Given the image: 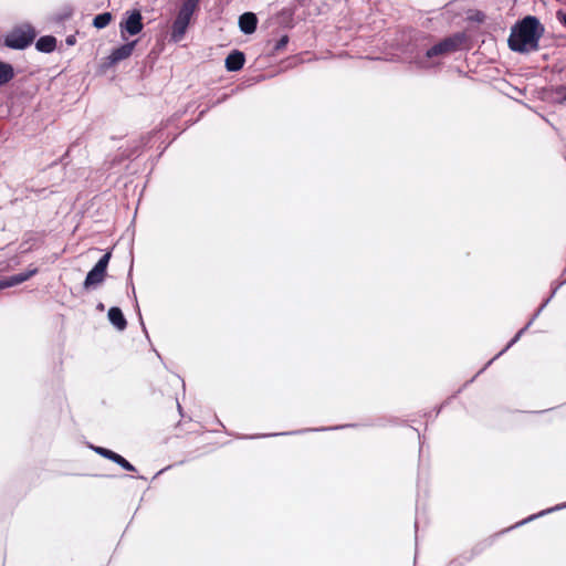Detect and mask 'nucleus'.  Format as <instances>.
I'll use <instances>...</instances> for the list:
<instances>
[{
    "instance_id": "21",
    "label": "nucleus",
    "mask_w": 566,
    "mask_h": 566,
    "mask_svg": "<svg viewBox=\"0 0 566 566\" xmlns=\"http://www.w3.org/2000/svg\"><path fill=\"white\" fill-rule=\"evenodd\" d=\"M3 289H4L3 280H0V290H3Z\"/></svg>"
},
{
    "instance_id": "4",
    "label": "nucleus",
    "mask_w": 566,
    "mask_h": 566,
    "mask_svg": "<svg viewBox=\"0 0 566 566\" xmlns=\"http://www.w3.org/2000/svg\"><path fill=\"white\" fill-rule=\"evenodd\" d=\"M195 10L190 6L182 4L172 24L171 40L179 42L184 39Z\"/></svg>"
},
{
    "instance_id": "22",
    "label": "nucleus",
    "mask_w": 566,
    "mask_h": 566,
    "mask_svg": "<svg viewBox=\"0 0 566 566\" xmlns=\"http://www.w3.org/2000/svg\"><path fill=\"white\" fill-rule=\"evenodd\" d=\"M67 43H69V44H73V40L67 39Z\"/></svg>"
},
{
    "instance_id": "3",
    "label": "nucleus",
    "mask_w": 566,
    "mask_h": 566,
    "mask_svg": "<svg viewBox=\"0 0 566 566\" xmlns=\"http://www.w3.org/2000/svg\"><path fill=\"white\" fill-rule=\"evenodd\" d=\"M143 15L139 10H128L124 13L119 22V32L122 39H127L128 35H136L143 31Z\"/></svg>"
},
{
    "instance_id": "16",
    "label": "nucleus",
    "mask_w": 566,
    "mask_h": 566,
    "mask_svg": "<svg viewBox=\"0 0 566 566\" xmlns=\"http://www.w3.org/2000/svg\"><path fill=\"white\" fill-rule=\"evenodd\" d=\"M564 507H566V503H565V504H562V505H557V506H555V507H553V509H549V510L543 511V512H541V513H539V514H537V515H532L531 517H528L527 520H524V521H523V522H521L520 524H525L526 522L532 521V520L536 518L537 516H542V515H545V514H547V513H549V512L557 511V510H560V509H564Z\"/></svg>"
},
{
    "instance_id": "12",
    "label": "nucleus",
    "mask_w": 566,
    "mask_h": 566,
    "mask_svg": "<svg viewBox=\"0 0 566 566\" xmlns=\"http://www.w3.org/2000/svg\"><path fill=\"white\" fill-rule=\"evenodd\" d=\"M35 273H36V269H33V270H29L24 273H20V274H17L9 279L3 280L4 289L20 284V283L29 280Z\"/></svg>"
},
{
    "instance_id": "23",
    "label": "nucleus",
    "mask_w": 566,
    "mask_h": 566,
    "mask_svg": "<svg viewBox=\"0 0 566 566\" xmlns=\"http://www.w3.org/2000/svg\"><path fill=\"white\" fill-rule=\"evenodd\" d=\"M564 99L566 101V94H565V97H564Z\"/></svg>"
},
{
    "instance_id": "15",
    "label": "nucleus",
    "mask_w": 566,
    "mask_h": 566,
    "mask_svg": "<svg viewBox=\"0 0 566 566\" xmlns=\"http://www.w3.org/2000/svg\"><path fill=\"white\" fill-rule=\"evenodd\" d=\"M111 20H112V14L108 12H105V13L97 14L93 20V24L97 29H103L109 24Z\"/></svg>"
},
{
    "instance_id": "2",
    "label": "nucleus",
    "mask_w": 566,
    "mask_h": 566,
    "mask_svg": "<svg viewBox=\"0 0 566 566\" xmlns=\"http://www.w3.org/2000/svg\"><path fill=\"white\" fill-rule=\"evenodd\" d=\"M35 38V31L30 24H22L4 38L6 46L14 50H23L29 46Z\"/></svg>"
},
{
    "instance_id": "13",
    "label": "nucleus",
    "mask_w": 566,
    "mask_h": 566,
    "mask_svg": "<svg viewBox=\"0 0 566 566\" xmlns=\"http://www.w3.org/2000/svg\"><path fill=\"white\" fill-rule=\"evenodd\" d=\"M56 46V40L53 36H42L36 42V49L41 52L50 53Z\"/></svg>"
},
{
    "instance_id": "9",
    "label": "nucleus",
    "mask_w": 566,
    "mask_h": 566,
    "mask_svg": "<svg viewBox=\"0 0 566 566\" xmlns=\"http://www.w3.org/2000/svg\"><path fill=\"white\" fill-rule=\"evenodd\" d=\"M239 25L241 31L245 34L253 33L256 28L255 15L251 12L243 13L239 19Z\"/></svg>"
},
{
    "instance_id": "10",
    "label": "nucleus",
    "mask_w": 566,
    "mask_h": 566,
    "mask_svg": "<svg viewBox=\"0 0 566 566\" xmlns=\"http://www.w3.org/2000/svg\"><path fill=\"white\" fill-rule=\"evenodd\" d=\"M244 64V55L239 51H234L226 59V67L228 71L234 72L242 69Z\"/></svg>"
},
{
    "instance_id": "1",
    "label": "nucleus",
    "mask_w": 566,
    "mask_h": 566,
    "mask_svg": "<svg viewBox=\"0 0 566 566\" xmlns=\"http://www.w3.org/2000/svg\"><path fill=\"white\" fill-rule=\"evenodd\" d=\"M544 33L539 21L532 15L516 23L509 38V46L515 52L526 53L538 48V41Z\"/></svg>"
},
{
    "instance_id": "14",
    "label": "nucleus",
    "mask_w": 566,
    "mask_h": 566,
    "mask_svg": "<svg viewBox=\"0 0 566 566\" xmlns=\"http://www.w3.org/2000/svg\"><path fill=\"white\" fill-rule=\"evenodd\" d=\"M14 76V70L11 64L0 61V85L10 82Z\"/></svg>"
},
{
    "instance_id": "17",
    "label": "nucleus",
    "mask_w": 566,
    "mask_h": 566,
    "mask_svg": "<svg viewBox=\"0 0 566 566\" xmlns=\"http://www.w3.org/2000/svg\"><path fill=\"white\" fill-rule=\"evenodd\" d=\"M557 20L566 27V11H557L556 13Z\"/></svg>"
},
{
    "instance_id": "11",
    "label": "nucleus",
    "mask_w": 566,
    "mask_h": 566,
    "mask_svg": "<svg viewBox=\"0 0 566 566\" xmlns=\"http://www.w3.org/2000/svg\"><path fill=\"white\" fill-rule=\"evenodd\" d=\"M109 322L119 331L125 329L126 319L118 307H111L108 311Z\"/></svg>"
},
{
    "instance_id": "5",
    "label": "nucleus",
    "mask_w": 566,
    "mask_h": 566,
    "mask_svg": "<svg viewBox=\"0 0 566 566\" xmlns=\"http://www.w3.org/2000/svg\"><path fill=\"white\" fill-rule=\"evenodd\" d=\"M111 259V253L107 252L104 254L95 266L87 273L86 279L84 281L85 289H92L99 285L106 275V269Z\"/></svg>"
},
{
    "instance_id": "7",
    "label": "nucleus",
    "mask_w": 566,
    "mask_h": 566,
    "mask_svg": "<svg viewBox=\"0 0 566 566\" xmlns=\"http://www.w3.org/2000/svg\"><path fill=\"white\" fill-rule=\"evenodd\" d=\"M93 450L97 454H99V455H102V457H104V458H106V459L117 463L123 469H125L127 471H135V467L134 465H132L126 459H124L122 455L115 453L114 451L105 449V448H102V447H93Z\"/></svg>"
},
{
    "instance_id": "8",
    "label": "nucleus",
    "mask_w": 566,
    "mask_h": 566,
    "mask_svg": "<svg viewBox=\"0 0 566 566\" xmlns=\"http://www.w3.org/2000/svg\"><path fill=\"white\" fill-rule=\"evenodd\" d=\"M135 45L136 41H133L113 50L109 55L111 63L114 64L130 56L135 49Z\"/></svg>"
},
{
    "instance_id": "6",
    "label": "nucleus",
    "mask_w": 566,
    "mask_h": 566,
    "mask_svg": "<svg viewBox=\"0 0 566 566\" xmlns=\"http://www.w3.org/2000/svg\"><path fill=\"white\" fill-rule=\"evenodd\" d=\"M461 42V35L444 39L443 41L439 42L438 44L433 45L431 49L427 51V57L431 59L438 55H443L453 52L458 49Z\"/></svg>"
},
{
    "instance_id": "19",
    "label": "nucleus",
    "mask_w": 566,
    "mask_h": 566,
    "mask_svg": "<svg viewBox=\"0 0 566 566\" xmlns=\"http://www.w3.org/2000/svg\"><path fill=\"white\" fill-rule=\"evenodd\" d=\"M286 43H287V36H283V38L279 41V43H277V46H276V48H277V49H281V48H283Z\"/></svg>"
},
{
    "instance_id": "18",
    "label": "nucleus",
    "mask_w": 566,
    "mask_h": 566,
    "mask_svg": "<svg viewBox=\"0 0 566 566\" xmlns=\"http://www.w3.org/2000/svg\"><path fill=\"white\" fill-rule=\"evenodd\" d=\"M199 0H184L185 6H190L191 9L196 10Z\"/></svg>"
},
{
    "instance_id": "20",
    "label": "nucleus",
    "mask_w": 566,
    "mask_h": 566,
    "mask_svg": "<svg viewBox=\"0 0 566 566\" xmlns=\"http://www.w3.org/2000/svg\"><path fill=\"white\" fill-rule=\"evenodd\" d=\"M522 333H523V331H521L518 334H516V336L511 340V344H514L520 338Z\"/></svg>"
}]
</instances>
